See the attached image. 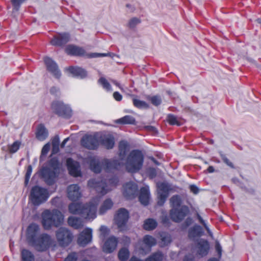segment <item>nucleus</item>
Instances as JSON below:
<instances>
[{
  "label": "nucleus",
  "mask_w": 261,
  "mask_h": 261,
  "mask_svg": "<svg viewBox=\"0 0 261 261\" xmlns=\"http://www.w3.org/2000/svg\"><path fill=\"white\" fill-rule=\"evenodd\" d=\"M222 160L224 163L230 167L231 168H234L233 163L229 161V160L226 156H224L222 157Z\"/></svg>",
  "instance_id": "obj_51"
},
{
  "label": "nucleus",
  "mask_w": 261,
  "mask_h": 261,
  "mask_svg": "<svg viewBox=\"0 0 261 261\" xmlns=\"http://www.w3.org/2000/svg\"><path fill=\"white\" fill-rule=\"evenodd\" d=\"M59 88L56 87H52L50 89V93L53 95H56L59 91Z\"/></svg>",
  "instance_id": "obj_60"
},
{
  "label": "nucleus",
  "mask_w": 261,
  "mask_h": 261,
  "mask_svg": "<svg viewBox=\"0 0 261 261\" xmlns=\"http://www.w3.org/2000/svg\"><path fill=\"white\" fill-rule=\"evenodd\" d=\"M65 52L69 55L75 56H87L89 58H97L100 57H106L108 54L92 53L86 55L85 50L81 47L74 45H69L65 49Z\"/></svg>",
  "instance_id": "obj_9"
},
{
  "label": "nucleus",
  "mask_w": 261,
  "mask_h": 261,
  "mask_svg": "<svg viewBox=\"0 0 261 261\" xmlns=\"http://www.w3.org/2000/svg\"><path fill=\"white\" fill-rule=\"evenodd\" d=\"M129 218L128 212L124 208H119L115 216V221L120 231L126 229V223Z\"/></svg>",
  "instance_id": "obj_12"
},
{
  "label": "nucleus",
  "mask_w": 261,
  "mask_h": 261,
  "mask_svg": "<svg viewBox=\"0 0 261 261\" xmlns=\"http://www.w3.org/2000/svg\"><path fill=\"white\" fill-rule=\"evenodd\" d=\"M113 206V202L110 198L106 199L99 208V214L100 215L104 214L108 210H110Z\"/></svg>",
  "instance_id": "obj_33"
},
{
  "label": "nucleus",
  "mask_w": 261,
  "mask_h": 261,
  "mask_svg": "<svg viewBox=\"0 0 261 261\" xmlns=\"http://www.w3.org/2000/svg\"><path fill=\"white\" fill-rule=\"evenodd\" d=\"M51 108L59 116L70 118L72 116V110L70 108L62 101H53L51 105Z\"/></svg>",
  "instance_id": "obj_10"
},
{
  "label": "nucleus",
  "mask_w": 261,
  "mask_h": 261,
  "mask_svg": "<svg viewBox=\"0 0 261 261\" xmlns=\"http://www.w3.org/2000/svg\"><path fill=\"white\" fill-rule=\"evenodd\" d=\"M99 144L107 149H112L115 145L114 137L110 134H103L99 137Z\"/></svg>",
  "instance_id": "obj_22"
},
{
  "label": "nucleus",
  "mask_w": 261,
  "mask_h": 261,
  "mask_svg": "<svg viewBox=\"0 0 261 261\" xmlns=\"http://www.w3.org/2000/svg\"><path fill=\"white\" fill-rule=\"evenodd\" d=\"M193 222V219L192 218L189 217H187L185 221L181 224V227L183 229H186L189 226H190Z\"/></svg>",
  "instance_id": "obj_48"
},
{
  "label": "nucleus",
  "mask_w": 261,
  "mask_h": 261,
  "mask_svg": "<svg viewBox=\"0 0 261 261\" xmlns=\"http://www.w3.org/2000/svg\"><path fill=\"white\" fill-rule=\"evenodd\" d=\"M116 123L121 124H134L136 122L135 118L130 115H125L124 117L117 119Z\"/></svg>",
  "instance_id": "obj_32"
},
{
  "label": "nucleus",
  "mask_w": 261,
  "mask_h": 261,
  "mask_svg": "<svg viewBox=\"0 0 261 261\" xmlns=\"http://www.w3.org/2000/svg\"><path fill=\"white\" fill-rule=\"evenodd\" d=\"M67 196L71 201L78 200L82 196L79 186L77 184L69 185L67 188Z\"/></svg>",
  "instance_id": "obj_21"
},
{
  "label": "nucleus",
  "mask_w": 261,
  "mask_h": 261,
  "mask_svg": "<svg viewBox=\"0 0 261 261\" xmlns=\"http://www.w3.org/2000/svg\"><path fill=\"white\" fill-rule=\"evenodd\" d=\"M167 121L171 125L180 126L181 125V123L177 120L176 117L171 114L168 115Z\"/></svg>",
  "instance_id": "obj_40"
},
{
  "label": "nucleus",
  "mask_w": 261,
  "mask_h": 261,
  "mask_svg": "<svg viewBox=\"0 0 261 261\" xmlns=\"http://www.w3.org/2000/svg\"><path fill=\"white\" fill-rule=\"evenodd\" d=\"M20 142L18 141H15L12 145L9 146V151L11 153L17 151L20 146Z\"/></svg>",
  "instance_id": "obj_45"
},
{
  "label": "nucleus",
  "mask_w": 261,
  "mask_h": 261,
  "mask_svg": "<svg viewBox=\"0 0 261 261\" xmlns=\"http://www.w3.org/2000/svg\"><path fill=\"white\" fill-rule=\"evenodd\" d=\"M144 162V155L141 151L135 149L129 153L125 163L126 171L130 173H135L141 169Z\"/></svg>",
  "instance_id": "obj_5"
},
{
  "label": "nucleus",
  "mask_w": 261,
  "mask_h": 261,
  "mask_svg": "<svg viewBox=\"0 0 261 261\" xmlns=\"http://www.w3.org/2000/svg\"><path fill=\"white\" fill-rule=\"evenodd\" d=\"M88 163L91 171L96 173H99L101 171V165L99 161L95 157H90Z\"/></svg>",
  "instance_id": "obj_26"
},
{
  "label": "nucleus",
  "mask_w": 261,
  "mask_h": 261,
  "mask_svg": "<svg viewBox=\"0 0 261 261\" xmlns=\"http://www.w3.org/2000/svg\"><path fill=\"white\" fill-rule=\"evenodd\" d=\"M68 224L74 229H79L83 226L81 220L77 217L70 216L67 220Z\"/></svg>",
  "instance_id": "obj_29"
},
{
  "label": "nucleus",
  "mask_w": 261,
  "mask_h": 261,
  "mask_svg": "<svg viewBox=\"0 0 261 261\" xmlns=\"http://www.w3.org/2000/svg\"><path fill=\"white\" fill-rule=\"evenodd\" d=\"M161 240L165 245H168L171 242V237L169 236H162Z\"/></svg>",
  "instance_id": "obj_50"
},
{
  "label": "nucleus",
  "mask_w": 261,
  "mask_h": 261,
  "mask_svg": "<svg viewBox=\"0 0 261 261\" xmlns=\"http://www.w3.org/2000/svg\"><path fill=\"white\" fill-rule=\"evenodd\" d=\"M183 261H193V258H189L188 256H186L184 259Z\"/></svg>",
  "instance_id": "obj_64"
},
{
  "label": "nucleus",
  "mask_w": 261,
  "mask_h": 261,
  "mask_svg": "<svg viewBox=\"0 0 261 261\" xmlns=\"http://www.w3.org/2000/svg\"><path fill=\"white\" fill-rule=\"evenodd\" d=\"M40 228L35 223L31 224L27 228V238L28 243L39 252L47 250L52 243L51 237L45 233L39 235Z\"/></svg>",
  "instance_id": "obj_1"
},
{
  "label": "nucleus",
  "mask_w": 261,
  "mask_h": 261,
  "mask_svg": "<svg viewBox=\"0 0 261 261\" xmlns=\"http://www.w3.org/2000/svg\"><path fill=\"white\" fill-rule=\"evenodd\" d=\"M158 223L153 218H148L144 220L143 225V228L147 231L153 230L156 228Z\"/></svg>",
  "instance_id": "obj_30"
},
{
  "label": "nucleus",
  "mask_w": 261,
  "mask_h": 261,
  "mask_svg": "<svg viewBox=\"0 0 261 261\" xmlns=\"http://www.w3.org/2000/svg\"><path fill=\"white\" fill-rule=\"evenodd\" d=\"M27 0H11L13 6V12L18 11L21 5Z\"/></svg>",
  "instance_id": "obj_43"
},
{
  "label": "nucleus",
  "mask_w": 261,
  "mask_h": 261,
  "mask_svg": "<svg viewBox=\"0 0 261 261\" xmlns=\"http://www.w3.org/2000/svg\"><path fill=\"white\" fill-rule=\"evenodd\" d=\"M111 82L113 84H114L115 86H116L117 87H118L120 89H122L121 87V86H120V84L117 82L116 81V80H111Z\"/></svg>",
  "instance_id": "obj_61"
},
{
  "label": "nucleus",
  "mask_w": 261,
  "mask_h": 261,
  "mask_svg": "<svg viewBox=\"0 0 261 261\" xmlns=\"http://www.w3.org/2000/svg\"><path fill=\"white\" fill-rule=\"evenodd\" d=\"M118 239L115 236H110L105 241L102 247V251L106 253H112L117 248Z\"/></svg>",
  "instance_id": "obj_18"
},
{
  "label": "nucleus",
  "mask_w": 261,
  "mask_h": 261,
  "mask_svg": "<svg viewBox=\"0 0 261 261\" xmlns=\"http://www.w3.org/2000/svg\"><path fill=\"white\" fill-rule=\"evenodd\" d=\"M82 145L90 150H96L98 148L99 142L95 136L87 135L83 136L81 140Z\"/></svg>",
  "instance_id": "obj_14"
},
{
  "label": "nucleus",
  "mask_w": 261,
  "mask_h": 261,
  "mask_svg": "<svg viewBox=\"0 0 261 261\" xmlns=\"http://www.w3.org/2000/svg\"><path fill=\"white\" fill-rule=\"evenodd\" d=\"M49 197L47 189L39 186H34L31 189L29 198L35 206H39L45 203Z\"/></svg>",
  "instance_id": "obj_7"
},
{
  "label": "nucleus",
  "mask_w": 261,
  "mask_h": 261,
  "mask_svg": "<svg viewBox=\"0 0 261 261\" xmlns=\"http://www.w3.org/2000/svg\"><path fill=\"white\" fill-rule=\"evenodd\" d=\"M182 198L179 195H173L170 199L171 208L169 211V217L174 222H181L190 214L189 207L186 205H182Z\"/></svg>",
  "instance_id": "obj_2"
},
{
  "label": "nucleus",
  "mask_w": 261,
  "mask_h": 261,
  "mask_svg": "<svg viewBox=\"0 0 261 261\" xmlns=\"http://www.w3.org/2000/svg\"><path fill=\"white\" fill-rule=\"evenodd\" d=\"M196 217L198 220L199 221V223L201 224L205 228H207L206 224L205 223V221L203 220L202 218L198 213H196Z\"/></svg>",
  "instance_id": "obj_54"
},
{
  "label": "nucleus",
  "mask_w": 261,
  "mask_h": 261,
  "mask_svg": "<svg viewBox=\"0 0 261 261\" xmlns=\"http://www.w3.org/2000/svg\"><path fill=\"white\" fill-rule=\"evenodd\" d=\"M59 144V137L58 136H56L54 137L52 141V144L54 147L56 146H58Z\"/></svg>",
  "instance_id": "obj_58"
},
{
  "label": "nucleus",
  "mask_w": 261,
  "mask_h": 261,
  "mask_svg": "<svg viewBox=\"0 0 261 261\" xmlns=\"http://www.w3.org/2000/svg\"><path fill=\"white\" fill-rule=\"evenodd\" d=\"M48 165L53 170L49 168H44L42 169L41 173L46 184L48 186H52L58 176L57 171L61 164L57 157H53L48 161Z\"/></svg>",
  "instance_id": "obj_6"
},
{
  "label": "nucleus",
  "mask_w": 261,
  "mask_h": 261,
  "mask_svg": "<svg viewBox=\"0 0 261 261\" xmlns=\"http://www.w3.org/2000/svg\"><path fill=\"white\" fill-rule=\"evenodd\" d=\"M190 190L191 192H192L194 194H197L199 192L198 188L194 185H190Z\"/></svg>",
  "instance_id": "obj_55"
},
{
  "label": "nucleus",
  "mask_w": 261,
  "mask_h": 261,
  "mask_svg": "<svg viewBox=\"0 0 261 261\" xmlns=\"http://www.w3.org/2000/svg\"><path fill=\"white\" fill-rule=\"evenodd\" d=\"M128 143L124 141H121L119 143V156L123 159L126 154L128 148Z\"/></svg>",
  "instance_id": "obj_37"
},
{
  "label": "nucleus",
  "mask_w": 261,
  "mask_h": 261,
  "mask_svg": "<svg viewBox=\"0 0 261 261\" xmlns=\"http://www.w3.org/2000/svg\"><path fill=\"white\" fill-rule=\"evenodd\" d=\"M134 106L138 109H148L149 105L144 101L141 100L136 98L133 99Z\"/></svg>",
  "instance_id": "obj_39"
},
{
  "label": "nucleus",
  "mask_w": 261,
  "mask_h": 261,
  "mask_svg": "<svg viewBox=\"0 0 261 261\" xmlns=\"http://www.w3.org/2000/svg\"><path fill=\"white\" fill-rule=\"evenodd\" d=\"M66 166L69 174L75 177L81 176L80 165L78 162L69 158L66 160Z\"/></svg>",
  "instance_id": "obj_15"
},
{
  "label": "nucleus",
  "mask_w": 261,
  "mask_h": 261,
  "mask_svg": "<svg viewBox=\"0 0 261 261\" xmlns=\"http://www.w3.org/2000/svg\"><path fill=\"white\" fill-rule=\"evenodd\" d=\"M148 100L150 101L152 105L155 107L160 106L162 103V99L159 95H154L150 97Z\"/></svg>",
  "instance_id": "obj_42"
},
{
  "label": "nucleus",
  "mask_w": 261,
  "mask_h": 261,
  "mask_svg": "<svg viewBox=\"0 0 261 261\" xmlns=\"http://www.w3.org/2000/svg\"><path fill=\"white\" fill-rule=\"evenodd\" d=\"M32 170H33V169H32V165H29L27 167V171H26V173L25 174V178H24L25 186H27L29 184V180L30 179V177H31V175L32 173Z\"/></svg>",
  "instance_id": "obj_44"
},
{
  "label": "nucleus",
  "mask_w": 261,
  "mask_h": 261,
  "mask_svg": "<svg viewBox=\"0 0 261 261\" xmlns=\"http://www.w3.org/2000/svg\"><path fill=\"white\" fill-rule=\"evenodd\" d=\"M88 186L95 190L98 194L104 195L108 192L107 183L103 181H97L95 179H90L88 182Z\"/></svg>",
  "instance_id": "obj_17"
},
{
  "label": "nucleus",
  "mask_w": 261,
  "mask_h": 261,
  "mask_svg": "<svg viewBox=\"0 0 261 261\" xmlns=\"http://www.w3.org/2000/svg\"><path fill=\"white\" fill-rule=\"evenodd\" d=\"M202 228L200 226L196 225L190 228L189 230V237L190 238H195L200 237L202 234Z\"/></svg>",
  "instance_id": "obj_31"
},
{
  "label": "nucleus",
  "mask_w": 261,
  "mask_h": 261,
  "mask_svg": "<svg viewBox=\"0 0 261 261\" xmlns=\"http://www.w3.org/2000/svg\"><path fill=\"white\" fill-rule=\"evenodd\" d=\"M68 71L71 73L74 76L80 78H84L87 76V71L79 67L70 66L68 69Z\"/></svg>",
  "instance_id": "obj_27"
},
{
  "label": "nucleus",
  "mask_w": 261,
  "mask_h": 261,
  "mask_svg": "<svg viewBox=\"0 0 261 261\" xmlns=\"http://www.w3.org/2000/svg\"><path fill=\"white\" fill-rule=\"evenodd\" d=\"M70 35L69 33L63 32L58 33L54 36L50 41L51 45L63 47L70 40Z\"/></svg>",
  "instance_id": "obj_13"
},
{
  "label": "nucleus",
  "mask_w": 261,
  "mask_h": 261,
  "mask_svg": "<svg viewBox=\"0 0 261 261\" xmlns=\"http://www.w3.org/2000/svg\"><path fill=\"white\" fill-rule=\"evenodd\" d=\"M172 190L171 186L166 182H161L158 185V201L159 206H163L165 203L170 192Z\"/></svg>",
  "instance_id": "obj_11"
},
{
  "label": "nucleus",
  "mask_w": 261,
  "mask_h": 261,
  "mask_svg": "<svg viewBox=\"0 0 261 261\" xmlns=\"http://www.w3.org/2000/svg\"><path fill=\"white\" fill-rule=\"evenodd\" d=\"M50 149V145L46 144L43 147L41 151L42 154H46Z\"/></svg>",
  "instance_id": "obj_53"
},
{
  "label": "nucleus",
  "mask_w": 261,
  "mask_h": 261,
  "mask_svg": "<svg viewBox=\"0 0 261 261\" xmlns=\"http://www.w3.org/2000/svg\"><path fill=\"white\" fill-rule=\"evenodd\" d=\"M114 98L118 101H120L122 99V96L118 92H114L113 93Z\"/></svg>",
  "instance_id": "obj_52"
},
{
  "label": "nucleus",
  "mask_w": 261,
  "mask_h": 261,
  "mask_svg": "<svg viewBox=\"0 0 261 261\" xmlns=\"http://www.w3.org/2000/svg\"><path fill=\"white\" fill-rule=\"evenodd\" d=\"M97 204L89 202L85 204L82 203H71L68 205V211L70 214L80 215L87 219H94L96 217Z\"/></svg>",
  "instance_id": "obj_3"
},
{
  "label": "nucleus",
  "mask_w": 261,
  "mask_h": 261,
  "mask_svg": "<svg viewBox=\"0 0 261 261\" xmlns=\"http://www.w3.org/2000/svg\"><path fill=\"white\" fill-rule=\"evenodd\" d=\"M140 202L144 205H147L149 200V191L148 187H143L140 189L139 196Z\"/></svg>",
  "instance_id": "obj_25"
},
{
  "label": "nucleus",
  "mask_w": 261,
  "mask_h": 261,
  "mask_svg": "<svg viewBox=\"0 0 261 261\" xmlns=\"http://www.w3.org/2000/svg\"><path fill=\"white\" fill-rule=\"evenodd\" d=\"M129 261H143L142 260H141V259L137 257L136 256H132L130 258V260Z\"/></svg>",
  "instance_id": "obj_62"
},
{
  "label": "nucleus",
  "mask_w": 261,
  "mask_h": 261,
  "mask_svg": "<svg viewBox=\"0 0 261 261\" xmlns=\"http://www.w3.org/2000/svg\"><path fill=\"white\" fill-rule=\"evenodd\" d=\"M100 231L101 232V234L105 237L109 233V230L107 228V227L105 226H101L100 228Z\"/></svg>",
  "instance_id": "obj_56"
},
{
  "label": "nucleus",
  "mask_w": 261,
  "mask_h": 261,
  "mask_svg": "<svg viewBox=\"0 0 261 261\" xmlns=\"http://www.w3.org/2000/svg\"><path fill=\"white\" fill-rule=\"evenodd\" d=\"M44 62L46 65L47 70L53 74L56 79H60L61 75L60 71L56 63L49 57L44 58Z\"/></svg>",
  "instance_id": "obj_20"
},
{
  "label": "nucleus",
  "mask_w": 261,
  "mask_h": 261,
  "mask_svg": "<svg viewBox=\"0 0 261 261\" xmlns=\"http://www.w3.org/2000/svg\"><path fill=\"white\" fill-rule=\"evenodd\" d=\"M198 252L202 256L208 254L210 249V245L207 240L201 239L197 243Z\"/></svg>",
  "instance_id": "obj_24"
},
{
  "label": "nucleus",
  "mask_w": 261,
  "mask_h": 261,
  "mask_svg": "<svg viewBox=\"0 0 261 261\" xmlns=\"http://www.w3.org/2000/svg\"><path fill=\"white\" fill-rule=\"evenodd\" d=\"M41 224L45 230H49L53 227H58L63 222L64 216L58 210H45L41 214Z\"/></svg>",
  "instance_id": "obj_4"
},
{
  "label": "nucleus",
  "mask_w": 261,
  "mask_h": 261,
  "mask_svg": "<svg viewBox=\"0 0 261 261\" xmlns=\"http://www.w3.org/2000/svg\"><path fill=\"white\" fill-rule=\"evenodd\" d=\"M163 254L160 251H158L153 253L146 258L145 261H163Z\"/></svg>",
  "instance_id": "obj_38"
},
{
  "label": "nucleus",
  "mask_w": 261,
  "mask_h": 261,
  "mask_svg": "<svg viewBox=\"0 0 261 261\" xmlns=\"http://www.w3.org/2000/svg\"><path fill=\"white\" fill-rule=\"evenodd\" d=\"M137 190V186L135 184L128 182L125 185L123 194L125 198L130 199L135 197Z\"/></svg>",
  "instance_id": "obj_23"
},
{
  "label": "nucleus",
  "mask_w": 261,
  "mask_h": 261,
  "mask_svg": "<svg viewBox=\"0 0 261 261\" xmlns=\"http://www.w3.org/2000/svg\"><path fill=\"white\" fill-rule=\"evenodd\" d=\"M140 19L136 17H134L129 21L128 25L130 28H134L138 24L140 23Z\"/></svg>",
  "instance_id": "obj_46"
},
{
  "label": "nucleus",
  "mask_w": 261,
  "mask_h": 261,
  "mask_svg": "<svg viewBox=\"0 0 261 261\" xmlns=\"http://www.w3.org/2000/svg\"><path fill=\"white\" fill-rule=\"evenodd\" d=\"M56 238L59 246L65 248L72 242L73 235L68 228L60 227L56 231Z\"/></svg>",
  "instance_id": "obj_8"
},
{
  "label": "nucleus",
  "mask_w": 261,
  "mask_h": 261,
  "mask_svg": "<svg viewBox=\"0 0 261 261\" xmlns=\"http://www.w3.org/2000/svg\"><path fill=\"white\" fill-rule=\"evenodd\" d=\"M162 222L164 224L169 223V218L167 215L163 216L162 217Z\"/></svg>",
  "instance_id": "obj_59"
},
{
  "label": "nucleus",
  "mask_w": 261,
  "mask_h": 261,
  "mask_svg": "<svg viewBox=\"0 0 261 261\" xmlns=\"http://www.w3.org/2000/svg\"><path fill=\"white\" fill-rule=\"evenodd\" d=\"M215 248L217 252L218 253L219 258H221L222 255V248L221 245L219 243L216 244Z\"/></svg>",
  "instance_id": "obj_57"
},
{
  "label": "nucleus",
  "mask_w": 261,
  "mask_h": 261,
  "mask_svg": "<svg viewBox=\"0 0 261 261\" xmlns=\"http://www.w3.org/2000/svg\"><path fill=\"white\" fill-rule=\"evenodd\" d=\"M157 173L156 171L155 168H150L148 170V177L151 178L153 179L155 178L156 176Z\"/></svg>",
  "instance_id": "obj_49"
},
{
  "label": "nucleus",
  "mask_w": 261,
  "mask_h": 261,
  "mask_svg": "<svg viewBox=\"0 0 261 261\" xmlns=\"http://www.w3.org/2000/svg\"><path fill=\"white\" fill-rule=\"evenodd\" d=\"M98 83L100 85H102L103 89L106 90L108 91H111L112 90V87L110 83L107 81V80L103 77H100L98 80Z\"/></svg>",
  "instance_id": "obj_41"
},
{
  "label": "nucleus",
  "mask_w": 261,
  "mask_h": 261,
  "mask_svg": "<svg viewBox=\"0 0 261 261\" xmlns=\"http://www.w3.org/2000/svg\"><path fill=\"white\" fill-rule=\"evenodd\" d=\"M214 171V168L212 166H210L207 169V171L208 173H213Z\"/></svg>",
  "instance_id": "obj_63"
},
{
  "label": "nucleus",
  "mask_w": 261,
  "mask_h": 261,
  "mask_svg": "<svg viewBox=\"0 0 261 261\" xmlns=\"http://www.w3.org/2000/svg\"><path fill=\"white\" fill-rule=\"evenodd\" d=\"M129 254L128 248L123 247L119 251L118 257L120 261H126L129 257Z\"/></svg>",
  "instance_id": "obj_35"
},
{
  "label": "nucleus",
  "mask_w": 261,
  "mask_h": 261,
  "mask_svg": "<svg viewBox=\"0 0 261 261\" xmlns=\"http://www.w3.org/2000/svg\"><path fill=\"white\" fill-rule=\"evenodd\" d=\"M48 136V131L43 124L38 125L36 133L37 139L40 141L44 140Z\"/></svg>",
  "instance_id": "obj_28"
},
{
  "label": "nucleus",
  "mask_w": 261,
  "mask_h": 261,
  "mask_svg": "<svg viewBox=\"0 0 261 261\" xmlns=\"http://www.w3.org/2000/svg\"><path fill=\"white\" fill-rule=\"evenodd\" d=\"M101 165L106 171H109L112 170H119L123 166V164L117 159H104L101 161Z\"/></svg>",
  "instance_id": "obj_19"
},
{
  "label": "nucleus",
  "mask_w": 261,
  "mask_h": 261,
  "mask_svg": "<svg viewBox=\"0 0 261 261\" xmlns=\"http://www.w3.org/2000/svg\"><path fill=\"white\" fill-rule=\"evenodd\" d=\"M22 261H35L33 254L29 250L23 249L21 250Z\"/></svg>",
  "instance_id": "obj_36"
},
{
  "label": "nucleus",
  "mask_w": 261,
  "mask_h": 261,
  "mask_svg": "<svg viewBox=\"0 0 261 261\" xmlns=\"http://www.w3.org/2000/svg\"><path fill=\"white\" fill-rule=\"evenodd\" d=\"M143 243L148 248H151L152 246H154L156 244V240L152 236L146 234L145 235L142 239Z\"/></svg>",
  "instance_id": "obj_34"
},
{
  "label": "nucleus",
  "mask_w": 261,
  "mask_h": 261,
  "mask_svg": "<svg viewBox=\"0 0 261 261\" xmlns=\"http://www.w3.org/2000/svg\"><path fill=\"white\" fill-rule=\"evenodd\" d=\"M92 239V230L90 228H86L79 234L77 242L82 247H85L91 242Z\"/></svg>",
  "instance_id": "obj_16"
},
{
  "label": "nucleus",
  "mask_w": 261,
  "mask_h": 261,
  "mask_svg": "<svg viewBox=\"0 0 261 261\" xmlns=\"http://www.w3.org/2000/svg\"><path fill=\"white\" fill-rule=\"evenodd\" d=\"M77 255L76 252H73L69 253L65 258L64 261H77Z\"/></svg>",
  "instance_id": "obj_47"
}]
</instances>
